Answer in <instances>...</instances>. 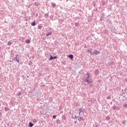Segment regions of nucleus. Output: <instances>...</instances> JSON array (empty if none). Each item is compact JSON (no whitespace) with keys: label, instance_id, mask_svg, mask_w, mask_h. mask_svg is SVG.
<instances>
[{"label":"nucleus","instance_id":"9d476101","mask_svg":"<svg viewBox=\"0 0 127 127\" xmlns=\"http://www.w3.org/2000/svg\"><path fill=\"white\" fill-rule=\"evenodd\" d=\"M38 28H39V29H41V28H42V26H41V25H39Z\"/></svg>","mask_w":127,"mask_h":127},{"label":"nucleus","instance_id":"f257e3e1","mask_svg":"<svg viewBox=\"0 0 127 127\" xmlns=\"http://www.w3.org/2000/svg\"><path fill=\"white\" fill-rule=\"evenodd\" d=\"M84 115V109L83 108H80L79 109V118L80 119H83V117L82 116Z\"/></svg>","mask_w":127,"mask_h":127},{"label":"nucleus","instance_id":"4be33fe9","mask_svg":"<svg viewBox=\"0 0 127 127\" xmlns=\"http://www.w3.org/2000/svg\"><path fill=\"white\" fill-rule=\"evenodd\" d=\"M56 58H57V57H54V59H56Z\"/></svg>","mask_w":127,"mask_h":127},{"label":"nucleus","instance_id":"6ab92c4d","mask_svg":"<svg viewBox=\"0 0 127 127\" xmlns=\"http://www.w3.org/2000/svg\"><path fill=\"white\" fill-rule=\"evenodd\" d=\"M93 54H94V53H92V52H91L90 53V55H93Z\"/></svg>","mask_w":127,"mask_h":127},{"label":"nucleus","instance_id":"aec40b11","mask_svg":"<svg viewBox=\"0 0 127 127\" xmlns=\"http://www.w3.org/2000/svg\"><path fill=\"white\" fill-rule=\"evenodd\" d=\"M116 108H117V107L114 106V107H113V109L116 110Z\"/></svg>","mask_w":127,"mask_h":127},{"label":"nucleus","instance_id":"ddd939ff","mask_svg":"<svg viewBox=\"0 0 127 127\" xmlns=\"http://www.w3.org/2000/svg\"><path fill=\"white\" fill-rule=\"evenodd\" d=\"M47 36H49V35H51V32H50L49 33H47Z\"/></svg>","mask_w":127,"mask_h":127},{"label":"nucleus","instance_id":"a211bd4d","mask_svg":"<svg viewBox=\"0 0 127 127\" xmlns=\"http://www.w3.org/2000/svg\"><path fill=\"white\" fill-rule=\"evenodd\" d=\"M18 96H21V93L18 92Z\"/></svg>","mask_w":127,"mask_h":127},{"label":"nucleus","instance_id":"f8f14e48","mask_svg":"<svg viewBox=\"0 0 127 127\" xmlns=\"http://www.w3.org/2000/svg\"><path fill=\"white\" fill-rule=\"evenodd\" d=\"M53 59H54V57L51 56L49 60H53Z\"/></svg>","mask_w":127,"mask_h":127},{"label":"nucleus","instance_id":"7ed1b4c3","mask_svg":"<svg viewBox=\"0 0 127 127\" xmlns=\"http://www.w3.org/2000/svg\"><path fill=\"white\" fill-rule=\"evenodd\" d=\"M93 54H95V55H98V54H100V52H99L97 50H94Z\"/></svg>","mask_w":127,"mask_h":127},{"label":"nucleus","instance_id":"5701e85b","mask_svg":"<svg viewBox=\"0 0 127 127\" xmlns=\"http://www.w3.org/2000/svg\"><path fill=\"white\" fill-rule=\"evenodd\" d=\"M107 120H110V117H107Z\"/></svg>","mask_w":127,"mask_h":127},{"label":"nucleus","instance_id":"6e6552de","mask_svg":"<svg viewBox=\"0 0 127 127\" xmlns=\"http://www.w3.org/2000/svg\"><path fill=\"white\" fill-rule=\"evenodd\" d=\"M26 43H27L28 44H29V43H30V40H26Z\"/></svg>","mask_w":127,"mask_h":127},{"label":"nucleus","instance_id":"f03ea898","mask_svg":"<svg viewBox=\"0 0 127 127\" xmlns=\"http://www.w3.org/2000/svg\"><path fill=\"white\" fill-rule=\"evenodd\" d=\"M87 77L85 79L84 81L85 82H87V83L88 84H90V83H91L92 82V80H91V79H89V78H90V73H87Z\"/></svg>","mask_w":127,"mask_h":127},{"label":"nucleus","instance_id":"4468645a","mask_svg":"<svg viewBox=\"0 0 127 127\" xmlns=\"http://www.w3.org/2000/svg\"><path fill=\"white\" fill-rule=\"evenodd\" d=\"M75 26H79V23H75Z\"/></svg>","mask_w":127,"mask_h":127},{"label":"nucleus","instance_id":"2eb2a0df","mask_svg":"<svg viewBox=\"0 0 127 127\" xmlns=\"http://www.w3.org/2000/svg\"><path fill=\"white\" fill-rule=\"evenodd\" d=\"M7 45H9V46L11 45V42H8Z\"/></svg>","mask_w":127,"mask_h":127},{"label":"nucleus","instance_id":"423d86ee","mask_svg":"<svg viewBox=\"0 0 127 127\" xmlns=\"http://www.w3.org/2000/svg\"><path fill=\"white\" fill-rule=\"evenodd\" d=\"M95 74L96 75H98V74H99V70H98V69H97V70H96L95 71Z\"/></svg>","mask_w":127,"mask_h":127},{"label":"nucleus","instance_id":"39448f33","mask_svg":"<svg viewBox=\"0 0 127 127\" xmlns=\"http://www.w3.org/2000/svg\"><path fill=\"white\" fill-rule=\"evenodd\" d=\"M29 127H33V124H32V123H31V122H30L29 125Z\"/></svg>","mask_w":127,"mask_h":127},{"label":"nucleus","instance_id":"b1692460","mask_svg":"<svg viewBox=\"0 0 127 127\" xmlns=\"http://www.w3.org/2000/svg\"><path fill=\"white\" fill-rule=\"evenodd\" d=\"M107 99H110V97H107Z\"/></svg>","mask_w":127,"mask_h":127},{"label":"nucleus","instance_id":"0eeeda50","mask_svg":"<svg viewBox=\"0 0 127 127\" xmlns=\"http://www.w3.org/2000/svg\"><path fill=\"white\" fill-rule=\"evenodd\" d=\"M52 5L53 7H56V4L55 3H52Z\"/></svg>","mask_w":127,"mask_h":127},{"label":"nucleus","instance_id":"dca6fc26","mask_svg":"<svg viewBox=\"0 0 127 127\" xmlns=\"http://www.w3.org/2000/svg\"><path fill=\"white\" fill-rule=\"evenodd\" d=\"M123 107H124V108H127V104H125L123 105Z\"/></svg>","mask_w":127,"mask_h":127},{"label":"nucleus","instance_id":"f3484780","mask_svg":"<svg viewBox=\"0 0 127 127\" xmlns=\"http://www.w3.org/2000/svg\"><path fill=\"white\" fill-rule=\"evenodd\" d=\"M56 117H57L56 115H54L53 116V119H56Z\"/></svg>","mask_w":127,"mask_h":127},{"label":"nucleus","instance_id":"412c9836","mask_svg":"<svg viewBox=\"0 0 127 127\" xmlns=\"http://www.w3.org/2000/svg\"><path fill=\"white\" fill-rule=\"evenodd\" d=\"M87 52H89L90 53H91V51H90L89 50H88V51H87Z\"/></svg>","mask_w":127,"mask_h":127},{"label":"nucleus","instance_id":"1a4fd4ad","mask_svg":"<svg viewBox=\"0 0 127 127\" xmlns=\"http://www.w3.org/2000/svg\"><path fill=\"white\" fill-rule=\"evenodd\" d=\"M68 57L70 58V59H73V55H69Z\"/></svg>","mask_w":127,"mask_h":127},{"label":"nucleus","instance_id":"20e7f679","mask_svg":"<svg viewBox=\"0 0 127 127\" xmlns=\"http://www.w3.org/2000/svg\"><path fill=\"white\" fill-rule=\"evenodd\" d=\"M31 25L32 26H34L35 25V21L31 22Z\"/></svg>","mask_w":127,"mask_h":127},{"label":"nucleus","instance_id":"9b49d317","mask_svg":"<svg viewBox=\"0 0 127 127\" xmlns=\"http://www.w3.org/2000/svg\"><path fill=\"white\" fill-rule=\"evenodd\" d=\"M15 60L17 61V62H18V63H19V60L17 59V57L15 58Z\"/></svg>","mask_w":127,"mask_h":127},{"label":"nucleus","instance_id":"393cba45","mask_svg":"<svg viewBox=\"0 0 127 127\" xmlns=\"http://www.w3.org/2000/svg\"><path fill=\"white\" fill-rule=\"evenodd\" d=\"M34 121H35V122H36V120H34Z\"/></svg>","mask_w":127,"mask_h":127}]
</instances>
